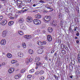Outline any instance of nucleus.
Masks as SVG:
<instances>
[{"instance_id": "obj_50", "label": "nucleus", "mask_w": 80, "mask_h": 80, "mask_svg": "<svg viewBox=\"0 0 80 80\" xmlns=\"http://www.w3.org/2000/svg\"><path fill=\"white\" fill-rule=\"evenodd\" d=\"M45 59L46 60H48V59L47 57H45Z\"/></svg>"}, {"instance_id": "obj_8", "label": "nucleus", "mask_w": 80, "mask_h": 80, "mask_svg": "<svg viewBox=\"0 0 80 80\" xmlns=\"http://www.w3.org/2000/svg\"><path fill=\"white\" fill-rule=\"evenodd\" d=\"M18 22L20 23H23L24 22V19L23 18H20L18 20Z\"/></svg>"}, {"instance_id": "obj_18", "label": "nucleus", "mask_w": 80, "mask_h": 80, "mask_svg": "<svg viewBox=\"0 0 80 80\" xmlns=\"http://www.w3.org/2000/svg\"><path fill=\"white\" fill-rule=\"evenodd\" d=\"M28 52L30 54H33V50L31 49H29L28 50Z\"/></svg>"}, {"instance_id": "obj_55", "label": "nucleus", "mask_w": 80, "mask_h": 80, "mask_svg": "<svg viewBox=\"0 0 80 80\" xmlns=\"http://www.w3.org/2000/svg\"><path fill=\"white\" fill-rule=\"evenodd\" d=\"M38 66H37L36 67V69H38Z\"/></svg>"}, {"instance_id": "obj_29", "label": "nucleus", "mask_w": 80, "mask_h": 80, "mask_svg": "<svg viewBox=\"0 0 80 80\" xmlns=\"http://www.w3.org/2000/svg\"><path fill=\"white\" fill-rule=\"evenodd\" d=\"M32 38V36L31 35H28V40Z\"/></svg>"}, {"instance_id": "obj_24", "label": "nucleus", "mask_w": 80, "mask_h": 80, "mask_svg": "<svg viewBox=\"0 0 80 80\" xmlns=\"http://www.w3.org/2000/svg\"><path fill=\"white\" fill-rule=\"evenodd\" d=\"M17 3L19 5H21V4L22 3V2L20 1H17Z\"/></svg>"}, {"instance_id": "obj_60", "label": "nucleus", "mask_w": 80, "mask_h": 80, "mask_svg": "<svg viewBox=\"0 0 80 80\" xmlns=\"http://www.w3.org/2000/svg\"><path fill=\"white\" fill-rule=\"evenodd\" d=\"M1 7H2V6H1V5H0V8H1Z\"/></svg>"}, {"instance_id": "obj_4", "label": "nucleus", "mask_w": 80, "mask_h": 80, "mask_svg": "<svg viewBox=\"0 0 80 80\" xmlns=\"http://www.w3.org/2000/svg\"><path fill=\"white\" fill-rule=\"evenodd\" d=\"M43 52V48H40L38 49L37 52L39 54H42V53Z\"/></svg>"}, {"instance_id": "obj_39", "label": "nucleus", "mask_w": 80, "mask_h": 80, "mask_svg": "<svg viewBox=\"0 0 80 80\" xmlns=\"http://www.w3.org/2000/svg\"><path fill=\"white\" fill-rule=\"evenodd\" d=\"M71 63H73V64H75V61L74 60H72L71 61Z\"/></svg>"}, {"instance_id": "obj_54", "label": "nucleus", "mask_w": 80, "mask_h": 80, "mask_svg": "<svg viewBox=\"0 0 80 80\" xmlns=\"http://www.w3.org/2000/svg\"><path fill=\"white\" fill-rule=\"evenodd\" d=\"M33 7H35L36 6V5L34 4L32 5Z\"/></svg>"}, {"instance_id": "obj_40", "label": "nucleus", "mask_w": 80, "mask_h": 80, "mask_svg": "<svg viewBox=\"0 0 80 80\" xmlns=\"http://www.w3.org/2000/svg\"><path fill=\"white\" fill-rule=\"evenodd\" d=\"M41 78L42 80H44V79H45V78L42 76L41 77Z\"/></svg>"}, {"instance_id": "obj_21", "label": "nucleus", "mask_w": 80, "mask_h": 80, "mask_svg": "<svg viewBox=\"0 0 80 80\" xmlns=\"http://www.w3.org/2000/svg\"><path fill=\"white\" fill-rule=\"evenodd\" d=\"M18 33L19 35H22L23 34V32L21 31H19L18 32Z\"/></svg>"}, {"instance_id": "obj_10", "label": "nucleus", "mask_w": 80, "mask_h": 80, "mask_svg": "<svg viewBox=\"0 0 80 80\" xmlns=\"http://www.w3.org/2000/svg\"><path fill=\"white\" fill-rule=\"evenodd\" d=\"M14 71V68H11L9 69L8 70V72L9 73H12Z\"/></svg>"}, {"instance_id": "obj_11", "label": "nucleus", "mask_w": 80, "mask_h": 80, "mask_svg": "<svg viewBox=\"0 0 80 80\" xmlns=\"http://www.w3.org/2000/svg\"><path fill=\"white\" fill-rule=\"evenodd\" d=\"M6 43V41L5 39H2L1 41V45H5Z\"/></svg>"}, {"instance_id": "obj_5", "label": "nucleus", "mask_w": 80, "mask_h": 80, "mask_svg": "<svg viewBox=\"0 0 80 80\" xmlns=\"http://www.w3.org/2000/svg\"><path fill=\"white\" fill-rule=\"evenodd\" d=\"M32 61V59L30 58H27L25 61V62L26 64H28V63L31 62Z\"/></svg>"}, {"instance_id": "obj_31", "label": "nucleus", "mask_w": 80, "mask_h": 80, "mask_svg": "<svg viewBox=\"0 0 80 80\" xmlns=\"http://www.w3.org/2000/svg\"><path fill=\"white\" fill-rule=\"evenodd\" d=\"M24 38H25V39H28V35H25L24 36Z\"/></svg>"}, {"instance_id": "obj_17", "label": "nucleus", "mask_w": 80, "mask_h": 80, "mask_svg": "<svg viewBox=\"0 0 80 80\" xmlns=\"http://www.w3.org/2000/svg\"><path fill=\"white\" fill-rule=\"evenodd\" d=\"M21 77V74H19V75H16L15 77L16 79H18L19 78Z\"/></svg>"}, {"instance_id": "obj_62", "label": "nucleus", "mask_w": 80, "mask_h": 80, "mask_svg": "<svg viewBox=\"0 0 80 80\" xmlns=\"http://www.w3.org/2000/svg\"><path fill=\"white\" fill-rule=\"evenodd\" d=\"M54 77H55V78H57V76H55Z\"/></svg>"}, {"instance_id": "obj_59", "label": "nucleus", "mask_w": 80, "mask_h": 80, "mask_svg": "<svg viewBox=\"0 0 80 80\" xmlns=\"http://www.w3.org/2000/svg\"><path fill=\"white\" fill-rule=\"evenodd\" d=\"M70 78H72V76H70Z\"/></svg>"}, {"instance_id": "obj_32", "label": "nucleus", "mask_w": 80, "mask_h": 80, "mask_svg": "<svg viewBox=\"0 0 80 80\" xmlns=\"http://www.w3.org/2000/svg\"><path fill=\"white\" fill-rule=\"evenodd\" d=\"M25 72V69H22L21 70V73H23L24 72Z\"/></svg>"}, {"instance_id": "obj_15", "label": "nucleus", "mask_w": 80, "mask_h": 80, "mask_svg": "<svg viewBox=\"0 0 80 80\" xmlns=\"http://www.w3.org/2000/svg\"><path fill=\"white\" fill-rule=\"evenodd\" d=\"M37 43L38 45H39L40 46H42V42L38 41L37 42Z\"/></svg>"}, {"instance_id": "obj_37", "label": "nucleus", "mask_w": 80, "mask_h": 80, "mask_svg": "<svg viewBox=\"0 0 80 80\" xmlns=\"http://www.w3.org/2000/svg\"><path fill=\"white\" fill-rule=\"evenodd\" d=\"M2 18H3V16H0V21H1L2 20Z\"/></svg>"}, {"instance_id": "obj_14", "label": "nucleus", "mask_w": 80, "mask_h": 80, "mask_svg": "<svg viewBox=\"0 0 80 80\" xmlns=\"http://www.w3.org/2000/svg\"><path fill=\"white\" fill-rule=\"evenodd\" d=\"M41 17L42 16H41V15H40V14H37L35 15V18H41Z\"/></svg>"}, {"instance_id": "obj_2", "label": "nucleus", "mask_w": 80, "mask_h": 80, "mask_svg": "<svg viewBox=\"0 0 80 80\" xmlns=\"http://www.w3.org/2000/svg\"><path fill=\"white\" fill-rule=\"evenodd\" d=\"M26 20L28 22L30 23L33 22V18H32L31 17H27L26 18Z\"/></svg>"}, {"instance_id": "obj_19", "label": "nucleus", "mask_w": 80, "mask_h": 80, "mask_svg": "<svg viewBox=\"0 0 80 80\" xmlns=\"http://www.w3.org/2000/svg\"><path fill=\"white\" fill-rule=\"evenodd\" d=\"M42 65V63L40 62H37L36 63L37 66H38V67H39L40 65Z\"/></svg>"}, {"instance_id": "obj_3", "label": "nucleus", "mask_w": 80, "mask_h": 80, "mask_svg": "<svg viewBox=\"0 0 80 80\" xmlns=\"http://www.w3.org/2000/svg\"><path fill=\"white\" fill-rule=\"evenodd\" d=\"M44 20L46 22H49L51 20V17L50 16H46L44 18Z\"/></svg>"}, {"instance_id": "obj_58", "label": "nucleus", "mask_w": 80, "mask_h": 80, "mask_svg": "<svg viewBox=\"0 0 80 80\" xmlns=\"http://www.w3.org/2000/svg\"><path fill=\"white\" fill-rule=\"evenodd\" d=\"M75 39H77V38H77V37H75Z\"/></svg>"}, {"instance_id": "obj_47", "label": "nucleus", "mask_w": 80, "mask_h": 80, "mask_svg": "<svg viewBox=\"0 0 80 80\" xmlns=\"http://www.w3.org/2000/svg\"><path fill=\"white\" fill-rule=\"evenodd\" d=\"M76 20V22H78V19H77V18H75V20Z\"/></svg>"}, {"instance_id": "obj_33", "label": "nucleus", "mask_w": 80, "mask_h": 80, "mask_svg": "<svg viewBox=\"0 0 80 80\" xmlns=\"http://www.w3.org/2000/svg\"><path fill=\"white\" fill-rule=\"evenodd\" d=\"M60 46L61 48L63 49L65 48V46L63 44H61Z\"/></svg>"}, {"instance_id": "obj_52", "label": "nucleus", "mask_w": 80, "mask_h": 80, "mask_svg": "<svg viewBox=\"0 0 80 80\" xmlns=\"http://www.w3.org/2000/svg\"><path fill=\"white\" fill-rule=\"evenodd\" d=\"M76 28H75V29H74V31L75 32H76Z\"/></svg>"}, {"instance_id": "obj_7", "label": "nucleus", "mask_w": 80, "mask_h": 80, "mask_svg": "<svg viewBox=\"0 0 80 80\" xmlns=\"http://www.w3.org/2000/svg\"><path fill=\"white\" fill-rule=\"evenodd\" d=\"M7 23V21L6 20H3L2 21L1 24L2 25L4 26Z\"/></svg>"}, {"instance_id": "obj_1", "label": "nucleus", "mask_w": 80, "mask_h": 80, "mask_svg": "<svg viewBox=\"0 0 80 80\" xmlns=\"http://www.w3.org/2000/svg\"><path fill=\"white\" fill-rule=\"evenodd\" d=\"M33 23L35 25H40L41 23V21L38 19H35L33 20Z\"/></svg>"}, {"instance_id": "obj_20", "label": "nucleus", "mask_w": 80, "mask_h": 80, "mask_svg": "<svg viewBox=\"0 0 80 80\" xmlns=\"http://www.w3.org/2000/svg\"><path fill=\"white\" fill-rule=\"evenodd\" d=\"M7 34V32L5 31H4L2 33V36L3 37L6 36V34Z\"/></svg>"}, {"instance_id": "obj_45", "label": "nucleus", "mask_w": 80, "mask_h": 80, "mask_svg": "<svg viewBox=\"0 0 80 80\" xmlns=\"http://www.w3.org/2000/svg\"><path fill=\"white\" fill-rule=\"evenodd\" d=\"M76 42L77 43H79V41H78V40H76Z\"/></svg>"}, {"instance_id": "obj_57", "label": "nucleus", "mask_w": 80, "mask_h": 80, "mask_svg": "<svg viewBox=\"0 0 80 80\" xmlns=\"http://www.w3.org/2000/svg\"><path fill=\"white\" fill-rule=\"evenodd\" d=\"M19 8H22V6H21V5H19Z\"/></svg>"}, {"instance_id": "obj_61", "label": "nucleus", "mask_w": 80, "mask_h": 80, "mask_svg": "<svg viewBox=\"0 0 80 80\" xmlns=\"http://www.w3.org/2000/svg\"><path fill=\"white\" fill-rule=\"evenodd\" d=\"M57 55V53H55L54 54V55Z\"/></svg>"}, {"instance_id": "obj_35", "label": "nucleus", "mask_w": 80, "mask_h": 80, "mask_svg": "<svg viewBox=\"0 0 80 80\" xmlns=\"http://www.w3.org/2000/svg\"><path fill=\"white\" fill-rule=\"evenodd\" d=\"M21 28L22 30H26L27 29V28L25 27H23V28Z\"/></svg>"}, {"instance_id": "obj_46", "label": "nucleus", "mask_w": 80, "mask_h": 80, "mask_svg": "<svg viewBox=\"0 0 80 80\" xmlns=\"http://www.w3.org/2000/svg\"><path fill=\"white\" fill-rule=\"evenodd\" d=\"M10 18H11V19H13V18H14L13 17H10Z\"/></svg>"}, {"instance_id": "obj_30", "label": "nucleus", "mask_w": 80, "mask_h": 80, "mask_svg": "<svg viewBox=\"0 0 80 80\" xmlns=\"http://www.w3.org/2000/svg\"><path fill=\"white\" fill-rule=\"evenodd\" d=\"M35 74L36 75H38V74H40V72H39V71L36 72L35 73Z\"/></svg>"}, {"instance_id": "obj_38", "label": "nucleus", "mask_w": 80, "mask_h": 80, "mask_svg": "<svg viewBox=\"0 0 80 80\" xmlns=\"http://www.w3.org/2000/svg\"><path fill=\"white\" fill-rule=\"evenodd\" d=\"M78 61L79 62H80V57H78Z\"/></svg>"}, {"instance_id": "obj_27", "label": "nucleus", "mask_w": 80, "mask_h": 80, "mask_svg": "<svg viewBox=\"0 0 80 80\" xmlns=\"http://www.w3.org/2000/svg\"><path fill=\"white\" fill-rule=\"evenodd\" d=\"M20 28H21V29H22V28H23L24 27V24H20Z\"/></svg>"}, {"instance_id": "obj_26", "label": "nucleus", "mask_w": 80, "mask_h": 80, "mask_svg": "<svg viewBox=\"0 0 80 80\" xmlns=\"http://www.w3.org/2000/svg\"><path fill=\"white\" fill-rule=\"evenodd\" d=\"M16 62H17V60H13L12 61V63H16Z\"/></svg>"}, {"instance_id": "obj_9", "label": "nucleus", "mask_w": 80, "mask_h": 80, "mask_svg": "<svg viewBox=\"0 0 80 80\" xmlns=\"http://www.w3.org/2000/svg\"><path fill=\"white\" fill-rule=\"evenodd\" d=\"M18 55L19 57H23V54L21 52H19L18 53Z\"/></svg>"}, {"instance_id": "obj_49", "label": "nucleus", "mask_w": 80, "mask_h": 80, "mask_svg": "<svg viewBox=\"0 0 80 80\" xmlns=\"http://www.w3.org/2000/svg\"><path fill=\"white\" fill-rule=\"evenodd\" d=\"M26 9H25L24 10L23 12H26V11H27L28 10Z\"/></svg>"}, {"instance_id": "obj_64", "label": "nucleus", "mask_w": 80, "mask_h": 80, "mask_svg": "<svg viewBox=\"0 0 80 80\" xmlns=\"http://www.w3.org/2000/svg\"><path fill=\"white\" fill-rule=\"evenodd\" d=\"M49 9H50L51 10H52V8H50Z\"/></svg>"}, {"instance_id": "obj_42", "label": "nucleus", "mask_w": 80, "mask_h": 80, "mask_svg": "<svg viewBox=\"0 0 80 80\" xmlns=\"http://www.w3.org/2000/svg\"><path fill=\"white\" fill-rule=\"evenodd\" d=\"M40 2H41V3H45V2H43L42 0H41L40 1Z\"/></svg>"}, {"instance_id": "obj_43", "label": "nucleus", "mask_w": 80, "mask_h": 80, "mask_svg": "<svg viewBox=\"0 0 80 80\" xmlns=\"http://www.w3.org/2000/svg\"><path fill=\"white\" fill-rule=\"evenodd\" d=\"M76 35L78 36H78H79V33L78 32L76 34Z\"/></svg>"}, {"instance_id": "obj_34", "label": "nucleus", "mask_w": 80, "mask_h": 80, "mask_svg": "<svg viewBox=\"0 0 80 80\" xmlns=\"http://www.w3.org/2000/svg\"><path fill=\"white\" fill-rule=\"evenodd\" d=\"M27 77L28 78H30L32 77V75H28Z\"/></svg>"}, {"instance_id": "obj_56", "label": "nucleus", "mask_w": 80, "mask_h": 80, "mask_svg": "<svg viewBox=\"0 0 80 80\" xmlns=\"http://www.w3.org/2000/svg\"><path fill=\"white\" fill-rule=\"evenodd\" d=\"M69 31H72V29L71 28H69Z\"/></svg>"}, {"instance_id": "obj_48", "label": "nucleus", "mask_w": 80, "mask_h": 80, "mask_svg": "<svg viewBox=\"0 0 80 80\" xmlns=\"http://www.w3.org/2000/svg\"><path fill=\"white\" fill-rule=\"evenodd\" d=\"M17 48H20V47L19 46H18L17 47Z\"/></svg>"}, {"instance_id": "obj_23", "label": "nucleus", "mask_w": 80, "mask_h": 80, "mask_svg": "<svg viewBox=\"0 0 80 80\" xmlns=\"http://www.w3.org/2000/svg\"><path fill=\"white\" fill-rule=\"evenodd\" d=\"M22 45L23 48H25L26 47V44L24 43H22Z\"/></svg>"}, {"instance_id": "obj_63", "label": "nucleus", "mask_w": 80, "mask_h": 80, "mask_svg": "<svg viewBox=\"0 0 80 80\" xmlns=\"http://www.w3.org/2000/svg\"><path fill=\"white\" fill-rule=\"evenodd\" d=\"M0 67H2V65H1V64H0Z\"/></svg>"}, {"instance_id": "obj_28", "label": "nucleus", "mask_w": 80, "mask_h": 80, "mask_svg": "<svg viewBox=\"0 0 80 80\" xmlns=\"http://www.w3.org/2000/svg\"><path fill=\"white\" fill-rule=\"evenodd\" d=\"M30 73H33V72H34V69H32L31 70H30L29 71Z\"/></svg>"}, {"instance_id": "obj_44", "label": "nucleus", "mask_w": 80, "mask_h": 80, "mask_svg": "<svg viewBox=\"0 0 80 80\" xmlns=\"http://www.w3.org/2000/svg\"><path fill=\"white\" fill-rule=\"evenodd\" d=\"M54 52V50H52V51L51 52V53H53Z\"/></svg>"}, {"instance_id": "obj_53", "label": "nucleus", "mask_w": 80, "mask_h": 80, "mask_svg": "<svg viewBox=\"0 0 80 80\" xmlns=\"http://www.w3.org/2000/svg\"><path fill=\"white\" fill-rule=\"evenodd\" d=\"M27 7H24V8H22L23 9H24V8H25V9H27Z\"/></svg>"}, {"instance_id": "obj_22", "label": "nucleus", "mask_w": 80, "mask_h": 80, "mask_svg": "<svg viewBox=\"0 0 80 80\" xmlns=\"http://www.w3.org/2000/svg\"><path fill=\"white\" fill-rule=\"evenodd\" d=\"M36 62H37L40 60V58L39 57H37L35 59Z\"/></svg>"}, {"instance_id": "obj_12", "label": "nucleus", "mask_w": 80, "mask_h": 80, "mask_svg": "<svg viewBox=\"0 0 80 80\" xmlns=\"http://www.w3.org/2000/svg\"><path fill=\"white\" fill-rule=\"evenodd\" d=\"M7 56L8 58H12V55L10 53H9L7 54Z\"/></svg>"}, {"instance_id": "obj_36", "label": "nucleus", "mask_w": 80, "mask_h": 80, "mask_svg": "<svg viewBox=\"0 0 80 80\" xmlns=\"http://www.w3.org/2000/svg\"><path fill=\"white\" fill-rule=\"evenodd\" d=\"M46 43H47V42L45 41H43L42 42V45H46Z\"/></svg>"}, {"instance_id": "obj_41", "label": "nucleus", "mask_w": 80, "mask_h": 80, "mask_svg": "<svg viewBox=\"0 0 80 80\" xmlns=\"http://www.w3.org/2000/svg\"><path fill=\"white\" fill-rule=\"evenodd\" d=\"M5 65H6V64H5V62L2 63V65H3V66H5Z\"/></svg>"}, {"instance_id": "obj_13", "label": "nucleus", "mask_w": 80, "mask_h": 80, "mask_svg": "<svg viewBox=\"0 0 80 80\" xmlns=\"http://www.w3.org/2000/svg\"><path fill=\"white\" fill-rule=\"evenodd\" d=\"M48 31L49 32H50V33H52V32H53V30H52V28L51 27L48 28Z\"/></svg>"}, {"instance_id": "obj_6", "label": "nucleus", "mask_w": 80, "mask_h": 80, "mask_svg": "<svg viewBox=\"0 0 80 80\" xmlns=\"http://www.w3.org/2000/svg\"><path fill=\"white\" fill-rule=\"evenodd\" d=\"M47 39L49 42H51L52 40V36L50 35H48L47 36Z\"/></svg>"}, {"instance_id": "obj_51", "label": "nucleus", "mask_w": 80, "mask_h": 80, "mask_svg": "<svg viewBox=\"0 0 80 80\" xmlns=\"http://www.w3.org/2000/svg\"><path fill=\"white\" fill-rule=\"evenodd\" d=\"M46 8H48V9H50V7L48 6H46Z\"/></svg>"}, {"instance_id": "obj_25", "label": "nucleus", "mask_w": 80, "mask_h": 80, "mask_svg": "<svg viewBox=\"0 0 80 80\" xmlns=\"http://www.w3.org/2000/svg\"><path fill=\"white\" fill-rule=\"evenodd\" d=\"M39 72V74L40 75H42V74H43L44 73V72H43V70H41Z\"/></svg>"}, {"instance_id": "obj_16", "label": "nucleus", "mask_w": 80, "mask_h": 80, "mask_svg": "<svg viewBox=\"0 0 80 80\" xmlns=\"http://www.w3.org/2000/svg\"><path fill=\"white\" fill-rule=\"evenodd\" d=\"M13 24V21H10L8 23V25H9V26H11V25H12Z\"/></svg>"}]
</instances>
